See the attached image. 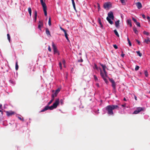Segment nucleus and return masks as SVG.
I'll use <instances>...</instances> for the list:
<instances>
[{
  "instance_id": "obj_59",
  "label": "nucleus",
  "mask_w": 150,
  "mask_h": 150,
  "mask_svg": "<svg viewBox=\"0 0 150 150\" xmlns=\"http://www.w3.org/2000/svg\"><path fill=\"white\" fill-rule=\"evenodd\" d=\"M61 103H62V102H61Z\"/></svg>"
},
{
  "instance_id": "obj_16",
  "label": "nucleus",
  "mask_w": 150,
  "mask_h": 150,
  "mask_svg": "<svg viewBox=\"0 0 150 150\" xmlns=\"http://www.w3.org/2000/svg\"><path fill=\"white\" fill-rule=\"evenodd\" d=\"M109 4L108 3H105L103 5V6L105 8H108L109 7Z\"/></svg>"
},
{
  "instance_id": "obj_26",
  "label": "nucleus",
  "mask_w": 150,
  "mask_h": 150,
  "mask_svg": "<svg viewBox=\"0 0 150 150\" xmlns=\"http://www.w3.org/2000/svg\"><path fill=\"white\" fill-rule=\"evenodd\" d=\"M18 68V61H17L16 62V67L15 68L16 70H17Z\"/></svg>"
},
{
  "instance_id": "obj_40",
  "label": "nucleus",
  "mask_w": 150,
  "mask_h": 150,
  "mask_svg": "<svg viewBox=\"0 0 150 150\" xmlns=\"http://www.w3.org/2000/svg\"><path fill=\"white\" fill-rule=\"evenodd\" d=\"M60 29L62 30L64 33L65 32H66V30H65L64 29H63V28H62L61 27H60Z\"/></svg>"
},
{
  "instance_id": "obj_54",
  "label": "nucleus",
  "mask_w": 150,
  "mask_h": 150,
  "mask_svg": "<svg viewBox=\"0 0 150 150\" xmlns=\"http://www.w3.org/2000/svg\"><path fill=\"white\" fill-rule=\"evenodd\" d=\"M96 85L98 86V87H99V84L98 83H96Z\"/></svg>"
},
{
  "instance_id": "obj_55",
  "label": "nucleus",
  "mask_w": 150,
  "mask_h": 150,
  "mask_svg": "<svg viewBox=\"0 0 150 150\" xmlns=\"http://www.w3.org/2000/svg\"><path fill=\"white\" fill-rule=\"evenodd\" d=\"M18 118H19V119L20 120H22V118L21 117H18Z\"/></svg>"
},
{
  "instance_id": "obj_24",
  "label": "nucleus",
  "mask_w": 150,
  "mask_h": 150,
  "mask_svg": "<svg viewBox=\"0 0 150 150\" xmlns=\"http://www.w3.org/2000/svg\"><path fill=\"white\" fill-rule=\"evenodd\" d=\"M73 7L74 9L75 10H76V7H75V3L74 2V0H71Z\"/></svg>"
},
{
  "instance_id": "obj_35",
  "label": "nucleus",
  "mask_w": 150,
  "mask_h": 150,
  "mask_svg": "<svg viewBox=\"0 0 150 150\" xmlns=\"http://www.w3.org/2000/svg\"><path fill=\"white\" fill-rule=\"evenodd\" d=\"M139 67L138 66H136L135 67V71H137L139 70Z\"/></svg>"
},
{
  "instance_id": "obj_12",
  "label": "nucleus",
  "mask_w": 150,
  "mask_h": 150,
  "mask_svg": "<svg viewBox=\"0 0 150 150\" xmlns=\"http://www.w3.org/2000/svg\"><path fill=\"white\" fill-rule=\"evenodd\" d=\"M136 5L137 6V8L140 9L142 7V5L140 2H138L136 3Z\"/></svg>"
},
{
  "instance_id": "obj_52",
  "label": "nucleus",
  "mask_w": 150,
  "mask_h": 150,
  "mask_svg": "<svg viewBox=\"0 0 150 150\" xmlns=\"http://www.w3.org/2000/svg\"><path fill=\"white\" fill-rule=\"evenodd\" d=\"M2 105L1 104H0V109H1L2 108Z\"/></svg>"
},
{
  "instance_id": "obj_29",
  "label": "nucleus",
  "mask_w": 150,
  "mask_h": 150,
  "mask_svg": "<svg viewBox=\"0 0 150 150\" xmlns=\"http://www.w3.org/2000/svg\"><path fill=\"white\" fill-rule=\"evenodd\" d=\"M144 74L146 77H147L148 76V74L147 71L146 70L144 71Z\"/></svg>"
},
{
  "instance_id": "obj_32",
  "label": "nucleus",
  "mask_w": 150,
  "mask_h": 150,
  "mask_svg": "<svg viewBox=\"0 0 150 150\" xmlns=\"http://www.w3.org/2000/svg\"><path fill=\"white\" fill-rule=\"evenodd\" d=\"M143 33L145 34V35H149V33L148 32H147L146 31H144L143 32Z\"/></svg>"
},
{
  "instance_id": "obj_2",
  "label": "nucleus",
  "mask_w": 150,
  "mask_h": 150,
  "mask_svg": "<svg viewBox=\"0 0 150 150\" xmlns=\"http://www.w3.org/2000/svg\"><path fill=\"white\" fill-rule=\"evenodd\" d=\"M100 65L102 67L103 72L104 73V74L102 71V70L100 69V74L101 76L102 77L103 79L104 80L106 84H108V80L106 79L105 77H107V73L105 69L106 68V66L105 65H104L103 64H100Z\"/></svg>"
},
{
  "instance_id": "obj_8",
  "label": "nucleus",
  "mask_w": 150,
  "mask_h": 150,
  "mask_svg": "<svg viewBox=\"0 0 150 150\" xmlns=\"http://www.w3.org/2000/svg\"><path fill=\"white\" fill-rule=\"evenodd\" d=\"M110 81L112 83V86L113 89H115L116 88V84L114 80L112 79H109Z\"/></svg>"
},
{
  "instance_id": "obj_53",
  "label": "nucleus",
  "mask_w": 150,
  "mask_h": 150,
  "mask_svg": "<svg viewBox=\"0 0 150 150\" xmlns=\"http://www.w3.org/2000/svg\"><path fill=\"white\" fill-rule=\"evenodd\" d=\"M123 100H124V101H127L126 99V98H124Z\"/></svg>"
},
{
  "instance_id": "obj_30",
  "label": "nucleus",
  "mask_w": 150,
  "mask_h": 150,
  "mask_svg": "<svg viewBox=\"0 0 150 150\" xmlns=\"http://www.w3.org/2000/svg\"><path fill=\"white\" fill-rule=\"evenodd\" d=\"M7 38H8V39L9 41V42H10V35H9V34H7Z\"/></svg>"
},
{
  "instance_id": "obj_27",
  "label": "nucleus",
  "mask_w": 150,
  "mask_h": 150,
  "mask_svg": "<svg viewBox=\"0 0 150 150\" xmlns=\"http://www.w3.org/2000/svg\"><path fill=\"white\" fill-rule=\"evenodd\" d=\"M114 32L116 36H117L118 37H119V35L116 30H114Z\"/></svg>"
},
{
  "instance_id": "obj_37",
  "label": "nucleus",
  "mask_w": 150,
  "mask_h": 150,
  "mask_svg": "<svg viewBox=\"0 0 150 150\" xmlns=\"http://www.w3.org/2000/svg\"><path fill=\"white\" fill-rule=\"evenodd\" d=\"M135 23L137 26L139 27L140 26V23L139 22H137Z\"/></svg>"
},
{
  "instance_id": "obj_46",
  "label": "nucleus",
  "mask_w": 150,
  "mask_h": 150,
  "mask_svg": "<svg viewBox=\"0 0 150 150\" xmlns=\"http://www.w3.org/2000/svg\"><path fill=\"white\" fill-rule=\"evenodd\" d=\"M136 41L139 45H140V42L137 39L136 40Z\"/></svg>"
},
{
  "instance_id": "obj_47",
  "label": "nucleus",
  "mask_w": 150,
  "mask_h": 150,
  "mask_svg": "<svg viewBox=\"0 0 150 150\" xmlns=\"http://www.w3.org/2000/svg\"><path fill=\"white\" fill-rule=\"evenodd\" d=\"M62 63L64 65H65V60L64 59H63L62 60Z\"/></svg>"
},
{
  "instance_id": "obj_60",
  "label": "nucleus",
  "mask_w": 150,
  "mask_h": 150,
  "mask_svg": "<svg viewBox=\"0 0 150 150\" xmlns=\"http://www.w3.org/2000/svg\"><path fill=\"white\" fill-rule=\"evenodd\" d=\"M64 65V67H65V65Z\"/></svg>"
},
{
  "instance_id": "obj_28",
  "label": "nucleus",
  "mask_w": 150,
  "mask_h": 150,
  "mask_svg": "<svg viewBox=\"0 0 150 150\" xmlns=\"http://www.w3.org/2000/svg\"><path fill=\"white\" fill-rule=\"evenodd\" d=\"M136 53H137L138 55L140 57H141L142 54V53H141L139 51H136Z\"/></svg>"
},
{
  "instance_id": "obj_39",
  "label": "nucleus",
  "mask_w": 150,
  "mask_h": 150,
  "mask_svg": "<svg viewBox=\"0 0 150 150\" xmlns=\"http://www.w3.org/2000/svg\"><path fill=\"white\" fill-rule=\"evenodd\" d=\"M83 61V60L82 58H81L80 59L78 60V62H82Z\"/></svg>"
},
{
  "instance_id": "obj_3",
  "label": "nucleus",
  "mask_w": 150,
  "mask_h": 150,
  "mask_svg": "<svg viewBox=\"0 0 150 150\" xmlns=\"http://www.w3.org/2000/svg\"><path fill=\"white\" fill-rule=\"evenodd\" d=\"M59 99L58 98L57 99L52 105L50 106H46L43 109H42L41 111V112H43L48 109L51 110H53L54 109L56 108L59 104Z\"/></svg>"
},
{
  "instance_id": "obj_15",
  "label": "nucleus",
  "mask_w": 150,
  "mask_h": 150,
  "mask_svg": "<svg viewBox=\"0 0 150 150\" xmlns=\"http://www.w3.org/2000/svg\"><path fill=\"white\" fill-rule=\"evenodd\" d=\"M119 20H117L115 22V26L117 28H118L119 26Z\"/></svg>"
},
{
  "instance_id": "obj_22",
  "label": "nucleus",
  "mask_w": 150,
  "mask_h": 150,
  "mask_svg": "<svg viewBox=\"0 0 150 150\" xmlns=\"http://www.w3.org/2000/svg\"><path fill=\"white\" fill-rule=\"evenodd\" d=\"M133 30L134 31V33L136 34H137L138 33V31L137 29L136 28L134 27L133 28Z\"/></svg>"
},
{
  "instance_id": "obj_51",
  "label": "nucleus",
  "mask_w": 150,
  "mask_h": 150,
  "mask_svg": "<svg viewBox=\"0 0 150 150\" xmlns=\"http://www.w3.org/2000/svg\"><path fill=\"white\" fill-rule=\"evenodd\" d=\"M40 1L41 4L44 2L43 0H40Z\"/></svg>"
},
{
  "instance_id": "obj_23",
  "label": "nucleus",
  "mask_w": 150,
  "mask_h": 150,
  "mask_svg": "<svg viewBox=\"0 0 150 150\" xmlns=\"http://www.w3.org/2000/svg\"><path fill=\"white\" fill-rule=\"evenodd\" d=\"M127 22L128 24L129 25L130 27L132 26V24L131 22V20H127Z\"/></svg>"
},
{
  "instance_id": "obj_45",
  "label": "nucleus",
  "mask_w": 150,
  "mask_h": 150,
  "mask_svg": "<svg viewBox=\"0 0 150 150\" xmlns=\"http://www.w3.org/2000/svg\"><path fill=\"white\" fill-rule=\"evenodd\" d=\"M94 66H95V68L97 70H98V68L96 65V64H94Z\"/></svg>"
},
{
  "instance_id": "obj_11",
  "label": "nucleus",
  "mask_w": 150,
  "mask_h": 150,
  "mask_svg": "<svg viewBox=\"0 0 150 150\" xmlns=\"http://www.w3.org/2000/svg\"><path fill=\"white\" fill-rule=\"evenodd\" d=\"M108 17L110 18L111 19L113 20L114 19V16L112 12L110 11L108 14Z\"/></svg>"
},
{
  "instance_id": "obj_17",
  "label": "nucleus",
  "mask_w": 150,
  "mask_h": 150,
  "mask_svg": "<svg viewBox=\"0 0 150 150\" xmlns=\"http://www.w3.org/2000/svg\"><path fill=\"white\" fill-rule=\"evenodd\" d=\"M98 22L100 25V27L101 28H102L103 29V26L101 20H100V18H98Z\"/></svg>"
},
{
  "instance_id": "obj_31",
  "label": "nucleus",
  "mask_w": 150,
  "mask_h": 150,
  "mask_svg": "<svg viewBox=\"0 0 150 150\" xmlns=\"http://www.w3.org/2000/svg\"><path fill=\"white\" fill-rule=\"evenodd\" d=\"M48 24L49 26H51V18L50 17L49 18V19Z\"/></svg>"
},
{
  "instance_id": "obj_34",
  "label": "nucleus",
  "mask_w": 150,
  "mask_h": 150,
  "mask_svg": "<svg viewBox=\"0 0 150 150\" xmlns=\"http://www.w3.org/2000/svg\"><path fill=\"white\" fill-rule=\"evenodd\" d=\"M59 67L60 68V69H62V63H61V62H60L59 63Z\"/></svg>"
},
{
  "instance_id": "obj_10",
  "label": "nucleus",
  "mask_w": 150,
  "mask_h": 150,
  "mask_svg": "<svg viewBox=\"0 0 150 150\" xmlns=\"http://www.w3.org/2000/svg\"><path fill=\"white\" fill-rule=\"evenodd\" d=\"M60 91V89L59 88L57 89L56 91L52 95V97H53L54 98L57 96L58 93Z\"/></svg>"
},
{
  "instance_id": "obj_42",
  "label": "nucleus",
  "mask_w": 150,
  "mask_h": 150,
  "mask_svg": "<svg viewBox=\"0 0 150 150\" xmlns=\"http://www.w3.org/2000/svg\"><path fill=\"white\" fill-rule=\"evenodd\" d=\"M132 19L133 20V21L134 22V23H136L137 21V20L136 19H135V18H132Z\"/></svg>"
},
{
  "instance_id": "obj_25",
  "label": "nucleus",
  "mask_w": 150,
  "mask_h": 150,
  "mask_svg": "<svg viewBox=\"0 0 150 150\" xmlns=\"http://www.w3.org/2000/svg\"><path fill=\"white\" fill-rule=\"evenodd\" d=\"M64 34H65V36L66 38V39H67V40L68 41H69V40L68 37V35L67 34V33L66 32V31L65 32H64Z\"/></svg>"
},
{
  "instance_id": "obj_5",
  "label": "nucleus",
  "mask_w": 150,
  "mask_h": 150,
  "mask_svg": "<svg viewBox=\"0 0 150 150\" xmlns=\"http://www.w3.org/2000/svg\"><path fill=\"white\" fill-rule=\"evenodd\" d=\"M41 5L43 7V10L44 12V14L45 16H47V6L45 2L42 3Z\"/></svg>"
},
{
  "instance_id": "obj_56",
  "label": "nucleus",
  "mask_w": 150,
  "mask_h": 150,
  "mask_svg": "<svg viewBox=\"0 0 150 150\" xmlns=\"http://www.w3.org/2000/svg\"><path fill=\"white\" fill-rule=\"evenodd\" d=\"M0 112H1L2 113V111L1 110H0Z\"/></svg>"
},
{
  "instance_id": "obj_4",
  "label": "nucleus",
  "mask_w": 150,
  "mask_h": 150,
  "mask_svg": "<svg viewBox=\"0 0 150 150\" xmlns=\"http://www.w3.org/2000/svg\"><path fill=\"white\" fill-rule=\"evenodd\" d=\"M145 108L144 107H138L137 108L136 110H135L133 113L134 114H137L142 111H144Z\"/></svg>"
},
{
  "instance_id": "obj_41",
  "label": "nucleus",
  "mask_w": 150,
  "mask_h": 150,
  "mask_svg": "<svg viewBox=\"0 0 150 150\" xmlns=\"http://www.w3.org/2000/svg\"><path fill=\"white\" fill-rule=\"evenodd\" d=\"M113 46L115 49H117L118 48L117 46L116 45H113Z\"/></svg>"
},
{
  "instance_id": "obj_7",
  "label": "nucleus",
  "mask_w": 150,
  "mask_h": 150,
  "mask_svg": "<svg viewBox=\"0 0 150 150\" xmlns=\"http://www.w3.org/2000/svg\"><path fill=\"white\" fill-rule=\"evenodd\" d=\"M43 21L42 20L39 21L38 22V28L41 30V27H43Z\"/></svg>"
},
{
  "instance_id": "obj_13",
  "label": "nucleus",
  "mask_w": 150,
  "mask_h": 150,
  "mask_svg": "<svg viewBox=\"0 0 150 150\" xmlns=\"http://www.w3.org/2000/svg\"><path fill=\"white\" fill-rule=\"evenodd\" d=\"M144 42L147 44H149V43H150V38L148 37H147L146 39H144Z\"/></svg>"
},
{
  "instance_id": "obj_57",
  "label": "nucleus",
  "mask_w": 150,
  "mask_h": 150,
  "mask_svg": "<svg viewBox=\"0 0 150 150\" xmlns=\"http://www.w3.org/2000/svg\"><path fill=\"white\" fill-rule=\"evenodd\" d=\"M52 91V92H54V90H53V91Z\"/></svg>"
},
{
  "instance_id": "obj_33",
  "label": "nucleus",
  "mask_w": 150,
  "mask_h": 150,
  "mask_svg": "<svg viewBox=\"0 0 150 150\" xmlns=\"http://www.w3.org/2000/svg\"><path fill=\"white\" fill-rule=\"evenodd\" d=\"M127 41H128V42L129 43V46H131L132 44H131V42H130V41L128 38H127Z\"/></svg>"
},
{
  "instance_id": "obj_14",
  "label": "nucleus",
  "mask_w": 150,
  "mask_h": 150,
  "mask_svg": "<svg viewBox=\"0 0 150 150\" xmlns=\"http://www.w3.org/2000/svg\"><path fill=\"white\" fill-rule=\"evenodd\" d=\"M46 33L47 35H49L50 36H51L50 32L48 28L46 29Z\"/></svg>"
},
{
  "instance_id": "obj_38",
  "label": "nucleus",
  "mask_w": 150,
  "mask_h": 150,
  "mask_svg": "<svg viewBox=\"0 0 150 150\" xmlns=\"http://www.w3.org/2000/svg\"><path fill=\"white\" fill-rule=\"evenodd\" d=\"M121 52H122V54H121V56L122 57H124L125 56V54H123V52L122 51Z\"/></svg>"
},
{
  "instance_id": "obj_19",
  "label": "nucleus",
  "mask_w": 150,
  "mask_h": 150,
  "mask_svg": "<svg viewBox=\"0 0 150 150\" xmlns=\"http://www.w3.org/2000/svg\"><path fill=\"white\" fill-rule=\"evenodd\" d=\"M37 12L36 11H35L34 12V20L35 22H36L37 20Z\"/></svg>"
},
{
  "instance_id": "obj_44",
  "label": "nucleus",
  "mask_w": 150,
  "mask_h": 150,
  "mask_svg": "<svg viewBox=\"0 0 150 150\" xmlns=\"http://www.w3.org/2000/svg\"><path fill=\"white\" fill-rule=\"evenodd\" d=\"M48 50L50 52L51 51V47L50 46H48Z\"/></svg>"
},
{
  "instance_id": "obj_6",
  "label": "nucleus",
  "mask_w": 150,
  "mask_h": 150,
  "mask_svg": "<svg viewBox=\"0 0 150 150\" xmlns=\"http://www.w3.org/2000/svg\"><path fill=\"white\" fill-rule=\"evenodd\" d=\"M52 46L53 48V50L54 52V54L57 53L58 54H59V53L58 52L56 46L55 45L54 42H52Z\"/></svg>"
},
{
  "instance_id": "obj_58",
  "label": "nucleus",
  "mask_w": 150,
  "mask_h": 150,
  "mask_svg": "<svg viewBox=\"0 0 150 150\" xmlns=\"http://www.w3.org/2000/svg\"><path fill=\"white\" fill-rule=\"evenodd\" d=\"M122 105V106H124V105Z\"/></svg>"
},
{
  "instance_id": "obj_61",
  "label": "nucleus",
  "mask_w": 150,
  "mask_h": 150,
  "mask_svg": "<svg viewBox=\"0 0 150 150\" xmlns=\"http://www.w3.org/2000/svg\"><path fill=\"white\" fill-rule=\"evenodd\" d=\"M149 93H150V91L149 92Z\"/></svg>"
},
{
  "instance_id": "obj_9",
  "label": "nucleus",
  "mask_w": 150,
  "mask_h": 150,
  "mask_svg": "<svg viewBox=\"0 0 150 150\" xmlns=\"http://www.w3.org/2000/svg\"><path fill=\"white\" fill-rule=\"evenodd\" d=\"M6 114L7 116L9 117L15 114L14 112L12 111H6Z\"/></svg>"
},
{
  "instance_id": "obj_43",
  "label": "nucleus",
  "mask_w": 150,
  "mask_h": 150,
  "mask_svg": "<svg viewBox=\"0 0 150 150\" xmlns=\"http://www.w3.org/2000/svg\"><path fill=\"white\" fill-rule=\"evenodd\" d=\"M98 11H99L100 9V7L99 4L98 3Z\"/></svg>"
},
{
  "instance_id": "obj_20",
  "label": "nucleus",
  "mask_w": 150,
  "mask_h": 150,
  "mask_svg": "<svg viewBox=\"0 0 150 150\" xmlns=\"http://www.w3.org/2000/svg\"><path fill=\"white\" fill-rule=\"evenodd\" d=\"M52 99L47 104V106H49V105H50L52 102V101H53V100L54 99V98L53 97H52Z\"/></svg>"
},
{
  "instance_id": "obj_1",
  "label": "nucleus",
  "mask_w": 150,
  "mask_h": 150,
  "mask_svg": "<svg viewBox=\"0 0 150 150\" xmlns=\"http://www.w3.org/2000/svg\"><path fill=\"white\" fill-rule=\"evenodd\" d=\"M119 106L117 105H110L107 106L105 108V110L107 112V114L110 115H113L114 113L113 110L118 109Z\"/></svg>"
},
{
  "instance_id": "obj_21",
  "label": "nucleus",
  "mask_w": 150,
  "mask_h": 150,
  "mask_svg": "<svg viewBox=\"0 0 150 150\" xmlns=\"http://www.w3.org/2000/svg\"><path fill=\"white\" fill-rule=\"evenodd\" d=\"M28 11L30 16H31L32 10L30 7H29L28 8Z\"/></svg>"
},
{
  "instance_id": "obj_49",
  "label": "nucleus",
  "mask_w": 150,
  "mask_h": 150,
  "mask_svg": "<svg viewBox=\"0 0 150 150\" xmlns=\"http://www.w3.org/2000/svg\"><path fill=\"white\" fill-rule=\"evenodd\" d=\"M142 16L143 18L144 19H145L146 17H145V15H144V14H142Z\"/></svg>"
},
{
  "instance_id": "obj_50",
  "label": "nucleus",
  "mask_w": 150,
  "mask_h": 150,
  "mask_svg": "<svg viewBox=\"0 0 150 150\" xmlns=\"http://www.w3.org/2000/svg\"><path fill=\"white\" fill-rule=\"evenodd\" d=\"M134 98H135V100H137V97L136 96L134 95Z\"/></svg>"
},
{
  "instance_id": "obj_18",
  "label": "nucleus",
  "mask_w": 150,
  "mask_h": 150,
  "mask_svg": "<svg viewBox=\"0 0 150 150\" xmlns=\"http://www.w3.org/2000/svg\"><path fill=\"white\" fill-rule=\"evenodd\" d=\"M106 19L110 24L112 25L113 23V21L108 17H107Z\"/></svg>"
},
{
  "instance_id": "obj_48",
  "label": "nucleus",
  "mask_w": 150,
  "mask_h": 150,
  "mask_svg": "<svg viewBox=\"0 0 150 150\" xmlns=\"http://www.w3.org/2000/svg\"><path fill=\"white\" fill-rule=\"evenodd\" d=\"M147 19L149 20V22H150V17L149 16H148L147 17Z\"/></svg>"
},
{
  "instance_id": "obj_36",
  "label": "nucleus",
  "mask_w": 150,
  "mask_h": 150,
  "mask_svg": "<svg viewBox=\"0 0 150 150\" xmlns=\"http://www.w3.org/2000/svg\"><path fill=\"white\" fill-rule=\"evenodd\" d=\"M94 79H95V81H98V78L96 76H95V75L94 76Z\"/></svg>"
}]
</instances>
